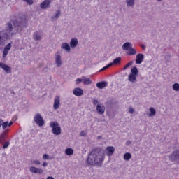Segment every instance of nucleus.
<instances>
[{"label": "nucleus", "instance_id": "nucleus-19", "mask_svg": "<svg viewBox=\"0 0 179 179\" xmlns=\"http://www.w3.org/2000/svg\"><path fill=\"white\" fill-rule=\"evenodd\" d=\"M70 45L72 48H75V47H76V45H78V39L72 38L70 42Z\"/></svg>", "mask_w": 179, "mask_h": 179}, {"label": "nucleus", "instance_id": "nucleus-7", "mask_svg": "<svg viewBox=\"0 0 179 179\" xmlns=\"http://www.w3.org/2000/svg\"><path fill=\"white\" fill-rule=\"evenodd\" d=\"M10 48H12V43H10L7 44L3 51V58H6V56L9 53V51L10 50Z\"/></svg>", "mask_w": 179, "mask_h": 179}, {"label": "nucleus", "instance_id": "nucleus-25", "mask_svg": "<svg viewBox=\"0 0 179 179\" xmlns=\"http://www.w3.org/2000/svg\"><path fill=\"white\" fill-rule=\"evenodd\" d=\"M121 62V57H117L115 58L113 62L110 63L112 64V66L113 65H117V64H120Z\"/></svg>", "mask_w": 179, "mask_h": 179}, {"label": "nucleus", "instance_id": "nucleus-18", "mask_svg": "<svg viewBox=\"0 0 179 179\" xmlns=\"http://www.w3.org/2000/svg\"><path fill=\"white\" fill-rule=\"evenodd\" d=\"M61 48L62 50H65L66 51H71V46H69V44L66 43H62Z\"/></svg>", "mask_w": 179, "mask_h": 179}, {"label": "nucleus", "instance_id": "nucleus-9", "mask_svg": "<svg viewBox=\"0 0 179 179\" xmlns=\"http://www.w3.org/2000/svg\"><path fill=\"white\" fill-rule=\"evenodd\" d=\"M0 68L3 69V71H5L6 73H10L12 72V69L9 66L2 62H0Z\"/></svg>", "mask_w": 179, "mask_h": 179}, {"label": "nucleus", "instance_id": "nucleus-11", "mask_svg": "<svg viewBox=\"0 0 179 179\" xmlns=\"http://www.w3.org/2000/svg\"><path fill=\"white\" fill-rule=\"evenodd\" d=\"M143 58H145V56L142 53H139L136 55V64H141L142 62H143Z\"/></svg>", "mask_w": 179, "mask_h": 179}, {"label": "nucleus", "instance_id": "nucleus-45", "mask_svg": "<svg viewBox=\"0 0 179 179\" xmlns=\"http://www.w3.org/2000/svg\"><path fill=\"white\" fill-rule=\"evenodd\" d=\"M34 163L36 165L38 166V164H40V162L38 160H35L34 161Z\"/></svg>", "mask_w": 179, "mask_h": 179}, {"label": "nucleus", "instance_id": "nucleus-41", "mask_svg": "<svg viewBox=\"0 0 179 179\" xmlns=\"http://www.w3.org/2000/svg\"><path fill=\"white\" fill-rule=\"evenodd\" d=\"M50 158V156L48 155H47V154H44L43 155V160H47V159H48Z\"/></svg>", "mask_w": 179, "mask_h": 179}, {"label": "nucleus", "instance_id": "nucleus-23", "mask_svg": "<svg viewBox=\"0 0 179 179\" xmlns=\"http://www.w3.org/2000/svg\"><path fill=\"white\" fill-rule=\"evenodd\" d=\"M65 154L67 156H72L73 155V150L72 148H67L65 150Z\"/></svg>", "mask_w": 179, "mask_h": 179}, {"label": "nucleus", "instance_id": "nucleus-35", "mask_svg": "<svg viewBox=\"0 0 179 179\" xmlns=\"http://www.w3.org/2000/svg\"><path fill=\"white\" fill-rule=\"evenodd\" d=\"M110 66H113V64H108V65L105 66L104 67H103L101 70L100 72L103 71H106V69H108V68H110Z\"/></svg>", "mask_w": 179, "mask_h": 179}, {"label": "nucleus", "instance_id": "nucleus-20", "mask_svg": "<svg viewBox=\"0 0 179 179\" xmlns=\"http://www.w3.org/2000/svg\"><path fill=\"white\" fill-rule=\"evenodd\" d=\"M12 125H13V122H4L1 124V127H2L3 129H6V128L7 127H12Z\"/></svg>", "mask_w": 179, "mask_h": 179}, {"label": "nucleus", "instance_id": "nucleus-14", "mask_svg": "<svg viewBox=\"0 0 179 179\" xmlns=\"http://www.w3.org/2000/svg\"><path fill=\"white\" fill-rule=\"evenodd\" d=\"M130 48H132V43L129 42H127L122 45V50H124V51H128Z\"/></svg>", "mask_w": 179, "mask_h": 179}, {"label": "nucleus", "instance_id": "nucleus-17", "mask_svg": "<svg viewBox=\"0 0 179 179\" xmlns=\"http://www.w3.org/2000/svg\"><path fill=\"white\" fill-rule=\"evenodd\" d=\"M128 80H129V82H131L132 83H135V82H136V76L134 74H129L128 76Z\"/></svg>", "mask_w": 179, "mask_h": 179}, {"label": "nucleus", "instance_id": "nucleus-49", "mask_svg": "<svg viewBox=\"0 0 179 179\" xmlns=\"http://www.w3.org/2000/svg\"><path fill=\"white\" fill-rule=\"evenodd\" d=\"M2 127V123L1 122V120H0V127Z\"/></svg>", "mask_w": 179, "mask_h": 179}, {"label": "nucleus", "instance_id": "nucleus-24", "mask_svg": "<svg viewBox=\"0 0 179 179\" xmlns=\"http://www.w3.org/2000/svg\"><path fill=\"white\" fill-rule=\"evenodd\" d=\"M56 64L59 67L61 66V65H62V62H61V55H57L56 57Z\"/></svg>", "mask_w": 179, "mask_h": 179}, {"label": "nucleus", "instance_id": "nucleus-48", "mask_svg": "<svg viewBox=\"0 0 179 179\" xmlns=\"http://www.w3.org/2000/svg\"><path fill=\"white\" fill-rule=\"evenodd\" d=\"M97 138H98V139H101V136H99L97 137Z\"/></svg>", "mask_w": 179, "mask_h": 179}, {"label": "nucleus", "instance_id": "nucleus-34", "mask_svg": "<svg viewBox=\"0 0 179 179\" xmlns=\"http://www.w3.org/2000/svg\"><path fill=\"white\" fill-rule=\"evenodd\" d=\"M61 16V11L58 10L55 15V16L52 17V20H55V19H58Z\"/></svg>", "mask_w": 179, "mask_h": 179}, {"label": "nucleus", "instance_id": "nucleus-15", "mask_svg": "<svg viewBox=\"0 0 179 179\" xmlns=\"http://www.w3.org/2000/svg\"><path fill=\"white\" fill-rule=\"evenodd\" d=\"M106 150L108 156H113V155H114L115 149L113 146H108L106 148Z\"/></svg>", "mask_w": 179, "mask_h": 179}, {"label": "nucleus", "instance_id": "nucleus-26", "mask_svg": "<svg viewBox=\"0 0 179 179\" xmlns=\"http://www.w3.org/2000/svg\"><path fill=\"white\" fill-rule=\"evenodd\" d=\"M83 83H84V85H91L92 80L90 78H83Z\"/></svg>", "mask_w": 179, "mask_h": 179}, {"label": "nucleus", "instance_id": "nucleus-30", "mask_svg": "<svg viewBox=\"0 0 179 179\" xmlns=\"http://www.w3.org/2000/svg\"><path fill=\"white\" fill-rule=\"evenodd\" d=\"M155 115H156V110L153 108H150L149 117H155Z\"/></svg>", "mask_w": 179, "mask_h": 179}, {"label": "nucleus", "instance_id": "nucleus-36", "mask_svg": "<svg viewBox=\"0 0 179 179\" xmlns=\"http://www.w3.org/2000/svg\"><path fill=\"white\" fill-rule=\"evenodd\" d=\"M132 64H134V62L131 61L129 63H127L123 68V69H128V68H129V66H131L132 65Z\"/></svg>", "mask_w": 179, "mask_h": 179}, {"label": "nucleus", "instance_id": "nucleus-12", "mask_svg": "<svg viewBox=\"0 0 179 179\" xmlns=\"http://www.w3.org/2000/svg\"><path fill=\"white\" fill-rule=\"evenodd\" d=\"M50 3H51V0H45L41 3V9H47L50 6Z\"/></svg>", "mask_w": 179, "mask_h": 179}, {"label": "nucleus", "instance_id": "nucleus-1", "mask_svg": "<svg viewBox=\"0 0 179 179\" xmlns=\"http://www.w3.org/2000/svg\"><path fill=\"white\" fill-rule=\"evenodd\" d=\"M88 164H101L104 162V154L101 150H94L90 152L87 159Z\"/></svg>", "mask_w": 179, "mask_h": 179}, {"label": "nucleus", "instance_id": "nucleus-40", "mask_svg": "<svg viewBox=\"0 0 179 179\" xmlns=\"http://www.w3.org/2000/svg\"><path fill=\"white\" fill-rule=\"evenodd\" d=\"M80 82H83V78H77L76 80V85H79V83H80Z\"/></svg>", "mask_w": 179, "mask_h": 179}, {"label": "nucleus", "instance_id": "nucleus-28", "mask_svg": "<svg viewBox=\"0 0 179 179\" xmlns=\"http://www.w3.org/2000/svg\"><path fill=\"white\" fill-rule=\"evenodd\" d=\"M138 73V68H136V66H134V67L131 69V73H130V74L137 76Z\"/></svg>", "mask_w": 179, "mask_h": 179}, {"label": "nucleus", "instance_id": "nucleus-31", "mask_svg": "<svg viewBox=\"0 0 179 179\" xmlns=\"http://www.w3.org/2000/svg\"><path fill=\"white\" fill-rule=\"evenodd\" d=\"M132 157V155H131V153L129 152H126L124 155V160H130V159Z\"/></svg>", "mask_w": 179, "mask_h": 179}, {"label": "nucleus", "instance_id": "nucleus-22", "mask_svg": "<svg viewBox=\"0 0 179 179\" xmlns=\"http://www.w3.org/2000/svg\"><path fill=\"white\" fill-rule=\"evenodd\" d=\"M171 159V157H174V159H179V150L174 151L172 155L169 157Z\"/></svg>", "mask_w": 179, "mask_h": 179}, {"label": "nucleus", "instance_id": "nucleus-33", "mask_svg": "<svg viewBox=\"0 0 179 179\" xmlns=\"http://www.w3.org/2000/svg\"><path fill=\"white\" fill-rule=\"evenodd\" d=\"M173 89L175 90V92H179V84L176 83L173 85Z\"/></svg>", "mask_w": 179, "mask_h": 179}, {"label": "nucleus", "instance_id": "nucleus-43", "mask_svg": "<svg viewBox=\"0 0 179 179\" xmlns=\"http://www.w3.org/2000/svg\"><path fill=\"white\" fill-rule=\"evenodd\" d=\"M92 103H93L94 106H96V105L99 104V101L97 99H94Z\"/></svg>", "mask_w": 179, "mask_h": 179}, {"label": "nucleus", "instance_id": "nucleus-8", "mask_svg": "<svg viewBox=\"0 0 179 179\" xmlns=\"http://www.w3.org/2000/svg\"><path fill=\"white\" fill-rule=\"evenodd\" d=\"M73 94L77 97H80V96H83V90L80 87H76L73 90Z\"/></svg>", "mask_w": 179, "mask_h": 179}, {"label": "nucleus", "instance_id": "nucleus-21", "mask_svg": "<svg viewBox=\"0 0 179 179\" xmlns=\"http://www.w3.org/2000/svg\"><path fill=\"white\" fill-rule=\"evenodd\" d=\"M127 55H135L136 54V50L132 48L129 49V50H127Z\"/></svg>", "mask_w": 179, "mask_h": 179}, {"label": "nucleus", "instance_id": "nucleus-42", "mask_svg": "<svg viewBox=\"0 0 179 179\" xmlns=\"http://www.w3.org/2000/svg\"><path fill=\"white\" fill-rule=\"evenodd\" d=\"M129 113L130 114H134V113H135V109H134L133 108H129Z\"/></svg>", "mask_w": 179, "mask_h": 179}, {"label": "nucleus", "instance_id": "nucleus-5", "mask_svg": "<svg viewBox=\"0 0 179 179\" xmlns=\"http://www.w3.org/2000/svg\"><path fill=\"white\" fill-rule=\"evenodd\" d=\"M9 35L5 31H0V45H3L5 41L8 40Z\"/></svg>", "mask_w": 179, "mask_h": 179}, {"label": "nucleus", "instance_id": "nucleus-10", "mask_svg": "<svg viewBox=\"0 0 179 179\" xmlns=\"http://www.w3.org/2000/svg\"><path fill=\"white\" fill-rule=\"evenodd\" d=\"M29 170L31 173H34L35 174H43V173H44V171H43V169L40 168H36L34 166H31Z\"/></svg>", "mask_w": 179, "mask_h": 179}, {"label": "nucleus", "instance_id": "nucleus-38", "mask_svg": "<svg viewBox=\"0 0 179 179\" xmlns=\"http://www.w3.org/2000/svg\"><path fill=\"white\" fill-rule=\"evenodd\" d=\"M24 2H27V3H28V5H33L34 1L33 0H22Z\"/></svg>", "mask_w": 179, "mask_h": 179}, {"label": "nucleus", "instance_id": "nucleus-47", "mask_svg": "<svg viewBox=\"0 0 179 179\" xmlns=\"http://www.w3.org/2000/svg\"><path fill=\"white\" fill-rule=\"evenodd\" d=\"M47 179H54V178L51 177V176H49V177L47 178Z\"/></svg>", "mask_w": 179, "mask_h": 179}, {"label": "nucleus", "instance_id": "nucleus-51", "mask_svg": "<svg viewBox=\"0 0 179 179\" xmlns=\"http://www.w3.org/2000/svg\"><path fill=\"white\" fill-rule=\"evenodd\" d=\"M19 30V28H17V31Z\"/></svg>", "mask_w": 179, "mask_h": 179}, {"label": "nucleus", "instance_id": "nucleus-6", "mask_svg": "<svg viewBox=\"0 0 179 179\" xmlns=\"http://www.w3.org/2000/svg\"><path fill=\"white\" fill-rule=\"evenodd\" d=\"M60 106H61V98L57 96L54 99V103H53L54 110H58Z\"/></svg>", "mask_w": 179, "mask_h": 179}, {"label": "nucleus", "instance_id": "nucleus-32", "mask_svg": "<svg viewBox=\"0 0 179 179\" xmlns=\"http://www.w3.org/2000/svg\"><path fill=\"white\" fill-rule=\"evenodd\" d=\"M127 6H132L135 5V0H127Z\"/></svg>", "mask_w": 179, "mask_h": 179}, {"label": "nucleus", "instance_id": "nucleus-16", "mask_svg": "<svg viewBox=\"0 0 179 179\" xmlns=\"http://www.w3.org/2000/svg\"><path fill=\"white\" fill-rule=\"evenodd\" d=\"M108 85L107 82L102 81L96 83V87L98 89H104V87H106V86Z\"/></svg>", "mask_w": 179, "mask_h": 179}, {"label": "nucleus", "instance_id": "nucleus-2", "mask_svg": "<svg viewBox=\"0 0 179 179\" xmlns=\"http://www.w3.org/2000/svg\"><path fill=\"white\" fill-rule=\"evenodd\" d=\"M13 23L15 27H23V26L27 24V20L26 19V16L23 15L22 17H18Z\"/></svg>", "mask_w": 179, "mask_h": 179}, {"label": "nucleus", "instance_id": "nucleus-44", "mask_svg": "<svg viewBox=\"0 0 179 179\" xmlns=\"http://www.w3.org/2000/svg\"><path fill=\"white\" fill-rule=\"evenodd\" d=\"M80 136H86V132H85V131H82L80 132Z\"/></svg>", "mask_w": 179, "mask_h": 179}, {"label": "nucleus", "instance_id": "nucleus-27", "mask_svg": "<svg viewBox=\"0 0 179 179\" xmlns=\"http://www.w3.org/2000/svg\"><path fill=\"white\" fill-rule=\"evenodd\" d=\"M33 37H34V40H35L36 41H37V40H41V36H40L38 32H35L34 34Z\"/></svg>", "mask_w": 179, "mask_h": 179}, {"label": "nucleus", "instance_id": "nucleus-52", "mask_svg": "<svg viewBox=\"0 0 179 179\" xmlns=\"http://www.w3.org/2000/svg\"><path fill=\"white\" fill-rule=\"evenodd\" d=\"M157 1H162V0H157Z\"/></svg>", "mask_w": 179, "mask_h": 179}, {"label": "nucleus", "instance_id": "nucleus-29", "mask_svg": "<svg viewBox=\"0 0 179 179\" xmlns=\"http://www.w3.org/2000/svg\"><path fill=\"white\" fill-rule=\"evenodd\" d=\"M12 30H13V27H12V23L8 22L7 24L6 31H8V33H10V31H12Z\"/></svg>", "mask_w": 179, "mask_h": 179}, {"label": "nucleus", "instance_id": "nucleus-46", "mask_svg": "<svg viewBox=\"0 0 179 179\" xmlns=\"http://www.w3.org/2000/svg\"><path fill=\"white\" fill-rule=\"evenodd\" d=\"M47 165H48V164H47L46 162H44L43 163V167H45Z\"/></svg>", "mask_w": 179, "mask_h": 179}, {"label": "nucleus", "instance_id": "nucleus-13", "mask_svg": "<svg viewBox=\"0 0 179 179\" xmlns=\"http://www.w3.org/2000/svg\"><path fill=\"white\" fill-rule=\"evenodd\" d=\"M96 111H97L98 114L103 115V114H104V113L106 111V107L101 106L100 104H98L96 106Z\"/></svg>", "mask_w": 179, "mask_h": 179}, {"label": "nucleus", "instance_id": "nucleus-50", "mask_svg": "<svg viewBox=\"0 0 179 179\" xmlns=\"http://www.w3.org/2000/svg\"><path fill=\"white\" fill-rule=\"evenodd\" d=\"M142 47V48H143V50H145V46H141Z\"/></svg>", "mask_w": 179, "mask_h": 179}, {"label": "nucleus", "instance_id": "nucleus-39", "mask_svg": "<svg viewBox=\"0 0 179 179\" xmlns=\"http://www.w3.org/2000/svg\"><path fill=\"white\" fill-rule=\"evenodd\" d=\"M9 145H10L9 141L5 142L4 144L3 145V149H6V148H8V146H9Z\"/></svg>", "mask_w": 179, "mask_h": 179}, {"label": "nucleus", "instance_id": "nucleus-37", "mask_svg": "<svg viewBox=\"0 0 179 179\" xmlns=\"http://www.w3.org/2000/svg\"><path fill=\"white\" fill-rule=\"evenodd\" d=\"M6 137V133L3 132L1 135H0V142H2V141H5Z\"/></svg>", "mask_w": 179, "mask_h": 179}, {"label": "nucleus", "instance_id": "nucleus-4", "mask_svg": "<svg viewBox=\"0 0 179 179\" xmlns=\"http://www.w3.org/2000/svg\"><path fill=\"white\" fill-rule=\"evenodd\" d=\"M34 122L39 127H43L44 125V120L43 119V117L39 113H37L34 117Z\"/></svg>", "mask_w": 179, "mask_h": 179}, {"label": "nucleus", "instance_id": "nucleus-3", "mask_svg": "<svg viewBox=\"0 0 179 179\" xmlns=\"http://www.w3.org/2000/svg\"><path fill=\"white\" fill-rule=\"evenodd\" d=\"M50 127L52 129V132L54 135H61V127L57 122L50 123Z\"/></svg>", "mask_w": 179, "mask_h": 179}]
</instances>
